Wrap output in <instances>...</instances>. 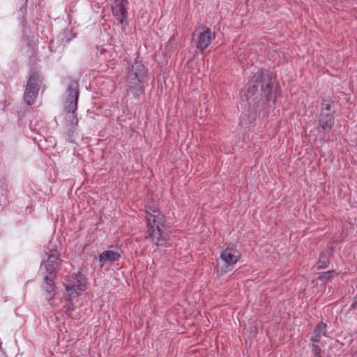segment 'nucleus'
<instances>
[{
    "mask_svg": "<svg viewBox=\"0 0 357 357\" xmlns=\"http://www.w3.org/2000/svg\"><path fill=\"white\" fill-rule=\"evenodd\" d=\"M330 263L329 257L325 254H321L317 261V269L326 268Z\"/></svg>",
    "mask_w": 357,
    "mask_h": 357,
    "instance_id": "obj_15",
    "label": "nucleus"
},
{
    "mask_svg": "<svg viewBox=\"0 0 357 357\" xmlns=\"http://www.w3.org/2000/svg\"><path fill=\"white\" fill-rule=\"evenodd\" d=\"M146 213L148 236L155 245H162L167 240L162 231L166 222L165 216L154 204L146 206Z\"/></svg>",
    "mask_w": 357,
    "mask_h": 357,
    "instance_id": "obj_4",
    "label": "nucleus"
},
{
    "mask_svg": "<svg viewBox=\"0 0 357 357\" xmlns=\"http://www.w3.org/2000/svg\"><path fill=\"white\" fill-rule=\"evenodd\" d=\"M73 310H74V308L73 307V304H70V306H69L68 308V311L71 312V311H73Z\"/></svg>",
    "mask_w": 357,
    "mask_h": 357,
    "instance_id": "obj_20",
    "label": "nucleus"
},
{
    "mask_svg": "<svg viewBox=\"0 0 357 357\" xmlns=\"http://www.w3.org/2000/svg\"><path fill=\"white\" fill-rule=\"evenodd\" d=\"M240 258V252L233 248H227L220 254V259L225 263L227 268L233 266Z\"/></svg>",
    "mask_w": 357,
    "mask_h": 357,
    "instance_id": "obj_12",
    "label": "nucleus"
},
{
    "mask_svg": "<svg viewBox=\"0 0 357 357\" xmlns=\"http://www.w3.org/2000/svg\"><path fill=\"white\" fill-rule=\"evenodd\" d=\"M333 272L331 271L321 273L319 276V280H323V281L331 280V278H333Z\"/></svg>",
    "mask_w": 357,
    "mask_h": 357,
    "instance_id": "obj_17",
    "label": "nucleus"
},
{
    "mask_svg": "<svg viewBox=\"0 0 357 357\" xmlns=\"http://www.w3.org/2000/svg\"><path fill=\"white\" fill-rule=\"evenodd\" d=\"M47 249L49 250V252H46L47 259L43 262V265L46 272L52 275L61 262L60 254L57 250L52 249L50 247Z\"/></svg>",
    "mask_w": 357,
    "mask_h": 357,
    "instance_id": "obj_10",
    "label": "nucleus"
},
{
    "mask_svg": "<svg viewBox=\"0 0 357 357\" xmlns=\"http://www.w3.org/2000/svg\"><path fill=\"white\" fill-rule=\"evenodd\" d=\"M78 284L77 288L75 285L66 284L65 296L66 299L73 300L82 294L86 289V279L84 275H78Z\"/></svg>",
    "mask_w": 357,
    "mask_h": 357,
    "instance_id": "obj_8",
    "label": "nucleus"
},
{
    "mask_svg": "<svg viewBox=\"0 0 357 357\" xmlns=\"http://www.w3.org/2000/svg\"><path fill=\"white\" fill-rule=\"evenodd\" d=\"M335 102L331 100H324L320 105L318 116L317 130L319 132H329L335 124Z\"/></svg>",
    "mask_w": 357,
    "mask_h": 357,
    "instance_id": "obj_5",
    "label": "nucleus"
},
{
    "mask_svg": "<svg viewBox=\"0 0 357 357\" xmlns=\"http://www.w3.org/2000/svg\"><path fill=\"white\" fill-rule=\"evenodd\" d=\"M351 308L357 309V296L354 298V302L351 305Z\"/></svg>",
    "mask_w": 357,
    "mask_h": 357,
    "instance_id": "obj_19",
    "label": "nucleus"
},
{
    "mask_svg": "<svg viewBox=\"0 0 357 357\" xmlns=\"http://www.w3.org/2000/svg\"><path fill=\"white\" fill-rule=\"evenodd\" d=\"M78 275H83V274L81 273L80 272H77L76 273L73 274L71 276V280L68 284L75 285V287L77 288V285L79 284L78 280L79 279V278H77L78 277Z\"/></svg>",
    "mask_w": 357,
    "mask_h": 357,
    "instance_id": "obj_18",
    "label": "nucleus"
},
{
    "mask_svg": "<svg viewBox=\"0 0 357 357\" xmlns=\"http://www.w3.org/2000/svg\"><path fill=\"white\" fill-rule=\"evenodd\" d=\"M319 343H311L313 357H325V352L319 346Z\"/></svg>",
    "mask_w": 357,
    "mask_h": 357,
    "instance_id": "obj_16",
    "label": "nucleus"
},
{
    "mask_svg": "<svg viewBox=\"0 0 357 357\" xmlns=\"http://www.w3.org/2000/svg\"><path fill=\"white\" fill-rule=\"evenodd\" d=\"M126 84L135 98H139L143 93L148 79V69L141 60L136 58L128 61L126 68Z\"/></svg>",
    "mask_w": 357,
    "mask_h": 357,
    "instance_id": "obj_3",
    "label": "nucleus"
},
{
    "mask_svg": "<svg viewBox=\"0 0 357 357\" xmlns=\"http://www.w3.org/2000/svg\"><path fill=\"white\" fill-rule=\"evenodd\" d=\"M40 79L39 75L36 72H33L30 75L24 93V99L28 105H31L34 103L40 89Z\"/></svg>",
    "mask_w": 357,
    "mask_h": 357,
    "instance_id": "obj_6",
    "label": "nucleus"
},
{
    "mask_svg": "<svg viewBox=\"0 0 357 357\" xmlns=\"http://www.w3.org/2000/svg\"><path fill=\"white\" fill-rule=\"evenodd\" d=\"M43 288L49 294L54 291L55 285L54 282V278L52 275H50V276L45 277L43 283Z\"/></svg>",
    "mask_w": 357,
    "mask_h": 357,
    "instance_id": "obj_14",
    "label": "nucleus"
},
{
    "mask_svg": "<svg viewBox=\"0 0 357 357\" xmlns=\"http://www.w3.org/2000/svg\"><path fill=\"white\" fill-rule=\"evenodd\" d=\"M261 88V93L268 100H275L280 94V89L276 81L275 76L269 73L259 70L251 78L248 84L246 96H252Z\"/></svg>",
    "mask_w": 357,
    "mask_h": 357,
    "instance_id": "obj_1",
    "label": "nucleus"
},
{
    "mask_svg": "<svg viewBox=\"0 0 357 357\" xmlns=\"http://www.w3.org/2000/svg\"><path fill=\"white\" fill-rule=\"evenodd\" d=\"M326 337V324L320 322L316 326L310 340L312 343H319L322 347H324L325 343L322 342V337Z\"/></svg>",
    "mask_w": 357,
    "mask_h": 357,
    "instance_id": "obj_13",
    "label": "nucleus"
},
{
    "mask_svg": "<svg viewBox=\"0 0 357 357\" xmlns=\"http://www.w3.org/2000/svg\"><path fill=\"white\" fill-rule=\"evenodd\" d=\"M197 38L196 47L201 52L204 51L215 39V34L208 27L202 26L197 29Z\"/></svg>",
    "mask_w": 357,
    "mask_h": 357,
    "instance_id": "obj_7",
    "label": "nucleus"
},
{
    "mask_svg": "<svg viewBox=\"0 0 357 357\" xmlns=\"http://www.w3.org/2000/svg\"><path fill=\"white\" fill-rule=\"evenodd\" d=\"M127 3V0H115L112 6L114 16L121 25L127 24L128 12L126 8Z\"/></svg>",
    "mask_w": 357,
    "mask_h": 357,
    "instance_id": "obj_9",
    "label": "nucleus"
},
{
    "mask_svg": "<svg viewBox=\"0 0 357 357\" xmlns=\"http://www.w3.org/2000/svg\"><path fill=\"white\" fill-rule=\"evenodd\" d=\"M79 84L70 79L67 89V98L64 104L65 126L67 129L68 140L73 142L75 132L77 130L79 120L77 115L79 99Z\"/></svg>",
    "mask_w": 357,
    "mask_h": 357,
    "instance_id": "obj_2",
    "label": "nucleus"
},
{
    "mask_svg": "<svg viewBox=\"0 0 357 357\" xmlns=\"http://www.w3.org/2000/svg\"><path fill=\"white\" fill-rule=\"evenodd\" d=\"M110 248L114 250H107L103 251L98 256V263L100 268H102L107 262H114L119 260L121 252L119 248L111 245Z\"/></svg>",
    "mask_w": 357,
    "mask_h": 357,
    "instance_id": "obj_11",
    "label": "nucleus"
}]
</instances>
